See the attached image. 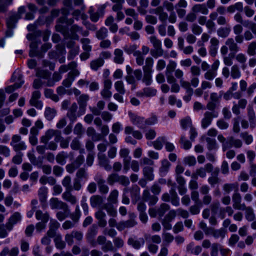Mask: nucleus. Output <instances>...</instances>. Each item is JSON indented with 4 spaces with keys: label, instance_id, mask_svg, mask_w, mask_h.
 Segmentation results:
<instances>
[{
    "label": "nucleus",
    "instance_id": "obj_1",
    "mask_svg": "<svg viewBox=\"0 0 256 256\" xmlns=\"http://www.w3.org/2000/svg\"><path fill=\"white\" fill-rule=\"evenodd\" d=\"M154 64V60L151 57H148L146 59L145 65L142 66L144 75L142 78V82L146 86H150L152 82V72Z\"/></svg>",
    "mask_w": 256,
    "mask_h": 256
},
{
    "label": "nucleus",
    "instance_id": "obj_2",
    "mask_svg": "<svg viewBox=\"0 0 256 256\" xmlns=\"http://www.w3.org/2000/svg\"><path fill=\"white\" fill-rule=\"evenodd\" d=\"M61 133V131L58 130L48 129L46 132L40 138V142L46 144L53 137H54L55 142H58V140L60 139Z\"/></svg>",
    "mask_w": 256,
    "mask_h": 256
},
{
    "label": "nucleus",
    "instance_id": "obj_3",
    "mask_svg": "<svg viewBox=\"0 0 256 256\" xmlns=\"http://www.w3.org/2000/svg\"><path fill=\"white\" fill-rule=\"evenodd\" d=\"M22 138L18 134L13 135L12 137L10 146L15 152H20L26 150V146L24 142L21 141Z\"/></svg>",
    "mask_w": 256,
    "mask_h": 256
},
{
    "label": "nucleus",
    "instance_id": "obj_4",
    "mask_svg": "<svg viewBox=\"0 0 256 256\" xmlns=\"http://www.w3.org/2000/svg\"><path fill=\"white\" fill-rule=\"evenodd\" d=\"M218 116L216 112L206 111L204 114V117L201 120L202 127L205 129L211 124L214 118Z\"/></svg>",
    "mask_w": 256,
    "mask_h": 256
},
{
    "label": "nucleus",
    "instance_id": "obj_5",
    "mask_svg": "<svg viewBox=\"0 0 256 256\" xmlns=\"http://www.w3.org/2000/svg\"><path fill=\"white\" fill-rule=\"evenodd\" d=\"M112 82L110 79L106 78L104 80V88L100 92V94L102 98L106 100H109L112 96V92L110 91Z\"/></svg>",
    "mask_w": 256,
    "mask_h": 256
},
{
    "label": "nucleus",
    "instance_id": "obj_6",
    "mask_svg": "<svg viewBox=\"0 0 256 256\" xmlns=\"http://www.w3.org/2000/svg\"><path fill=\"white\" fill-rule=\"evenodd\" d=\"M180 82L181 86L185 89L186 93V95L183 97V99L184 101L188 102L190 100L194 94V90L192 88L191 83L190 82L185 80L184 79H181Z\"/></svg>",
    "mask_w": 256,
    "mask_h": 256
},
{
    "label": "nucleus",
    "instance_id": "obj_7",
    "mask_svg": "<svg viewBox=\"0 0 256 256\" xmlns=\"http://www.w3.org/2000/svg\"><path fill=\"white\" fill-rule=\"evenodd\" d=\"M26 8L24 6L20 7L16 14L11 16L6 21L8 27L12 28L14 26L17 20L21 18V15L24 13Z\"/></svg>",
    "mask_w": 256,
    "mask_h": 256
},
{
    "label": "nucleus",
    "instance_id": "obj_8",
    "mask_svg": "<svg viewBox=\"0 0 256 256\" xmlns=\"http://www.w3.org/2000/svg\"><path fill=\"white\" fill-rule=\"evenodd\" d=\"M50 206L52 210L62 209L63 210H68V205L66 203L61 201L57 198H52L50 200Z\"/></svg>",
    "mask_w": 256,
    "mask_h": 256
},
{
    "label": "nucleus",
    "instance_id": "obj_9",
    "mask_svg": "<svg viewBox=\"0 0 256 256\" xmlns=\"http://www.w3.org/2000/svg\"><path fill=\"white\" fill-rule=\"evenodd\" d=\"M40 95V92L38 90H35L32 92V97L30 100V104L32 106H34L39 109L42 108L43 106L42 102L38 100Z\"/></svg>",
    "mask_w": 256,
    "mask_h": 256
},
{
    "label": "nucleus",
    "instance_id": "obj_10",
    "mask_svg": "<svg viewBox=\"0 0 256 256\" xmlns=\"http://www.w3.org/2000/svg\"><path fill=\"white\" fill-rule=\"evenodd\" d=\"M225 44L228 46L230 52V56H232V58H234V54L240 50V46L234 41V39L232 38H228Z\"/></svg>",
    "mask_w": 256,
    "mask_h": 256
},
{
    "label": "nucleus",
    "instance_id": "obj_11",
    "mask_svg": "<svg viewBox=\"0 0 256 256\" xmlns=\"http://www.w3.org/2000/svg\"><path fill=\"white\" fill-rule=\"evenodd\" d=\"M48 188L46 187L42 186L38 190V196L39 200L41 203L42 207V208H46V200L48 197Z\"/></svg>",
    "mask_w": 256,
    "mask_h": 256
},
{
    "label": "nucleus",
    "instance_id": "obj_12",
    "mask_svg": "<svg viewBox=\"0 0 256 256\" xmlns=\"http://www.w3.org/2000/svg\"><path fill=\"white\" fill-rule=\"evenodd\" d=\"M22 216L18 212H14L8 220L6 224V228L8 230L10 231L13 228L14 224L21 220Z\"/></svg>",
    "mask_w": 256,
    "mask_h": 256
},
{
    "label": "nucleus",
    "instance_id": "obj_13",
    "mask_svg": "<svg viewBox=\"0 0 256 256\" xmlns=\"http://www.w3.org/2000/svg\"><path fill=\"white\" fill-rule=\"evenodd\" d=\"M232 200L233 202L232 206L235 210H240L242 208L243 206L246 204L242 202V196L240 194L237 192H235L232 196Z\"/></svg>",
    "mask_w": 256,
    "mask_h": 256
},
{
    "label": "nucleus",
    "instance_id": "obj_14",
    "mask_svg": "<svg viewBox=\"0 0 256 256\" xmlns=\"http://www.w3.org/2000/svg\"><path fill=\"white\" fill-rule=\"evenodd\" d=\"M95 218L98 220V224L100 228H105L107 224L106 214L102 210H99L95 213Z\"/></svg>",
    "mask_w": 256,
    "mask_h": 256
},
{
    "label": "nucleus",
    "instance_id": "obj_15",
    "mask_svg": "<svg viewBox=\"0 0 256 256\" xmlns=\"http://www.w3.org/2000/svg\"><path fill=\"white\" fill-rule=\"evenodd\" d=\"M95 180H96L100 192L102 194H106L108 192V186L105 184V180L103 178L101 175L98 176Z\"/></svg>",
    "mask_w": 256,
    "mask_h": 256
},
{
    "label": "nucleus",
    "instance_id": "obj_16",
    "mask_svg": "<svg viewBox=\"0 0 256 256\" xmlns=\"http://www.w3.org/2000/svg\"><path fill=\"white\" fill-rule=\"evenodd\" d=\"M210 232V234L215 238H220L223 239L225 238L227 232L226 230L224 228L215 229L214 228L210 227L208 229Z\"/></svg>",
    "mask_w": 256,
    "mask_h": 256
},
{
    "label": "nucleus",
    "instance_id": "obj_17",
    "mask_svg": "<svg viewBox=\"0 0 256 256\" xmlns=\"http://www.w3.org/2000/svg\"><path fill=\"white\" fill-rule=\"evenodd\" d=\"M89 100V96L88 94H83L80 96L78 100V102L79 104L80 113L82 114L84 113L86 108L87 106V102Z\"/></svg>",
    "mask_w": 256,
    "mask_h": 256
},
{
    "label": "nucleus",
    "instance_id": "obj_18",
    "mask_svg": "<svg viewBox=\"0 0 256 256\" xmlns=\"http://www.w3.org/2000/svg\"><path fill=\"white\" fill-rule=\"evenodd\" d=\"M60 224L54 220H51L49 224V229L48 234L51 237H54L56 234V230L60 227Z\"/></svg>",
    "mask_w": 256,
    "mask_h": 256
},
{
    "label": "nucleus",
    "instance_id": "obj_19",
    "mask_svg": "<svg viewBox=\"0 0 256 256\" xmlns=\"http://www.w3.org/2000/svg\"><path fill=\"white\" fill-rule=\"evenodd\" d=\"M78 109V106L76 102L73 103L70 108L66 116L69 118L70 122H74L76 120L77 118L76 111Z\"/></svg>",
    "mask_w": 256,
    "mask_h": 256
},
{
    "label": "nucleus",
    "instance_id": "obj_20",
    "mask_svg": "<svg viewBox=\"0 0 256 256\" xmlns=\"http://www.w3.org/2000/svg\"><path fill=\"white\" fill-rule=\"evenodd\" d=\"M192 10L196 14L200 13L206 15L208 13V10L204 4H198L194 5L192 8Z\"/></svg>",
    "mask_w": 256,
    "mask_h": 256
},
{
    "label": "nucleus",
    "instance_id": "obj_21",
    "mask_svg": "<svg viewBox=\"0 0 256 256\" xmlns=\"http://www.w3.org/2000/svg\"><path fill=\"white\" fill-rule=\"evenodd\" d=\"M144 243V240L140 238L136 240L134 238H130L128 240V244L136 250L140 249Z\"/></svg>",
    "mask_w": 256,
    "mask_h": 256
},
{
    "label": "nucleus",
    "instance_id": "obj_22",
    "mask_svg": "<svg viewBox=\"0 0 256 256\" xmlns=\"http://www.w3.org/2000/svg\"><path fill=\"white\" fill-rule=\"evenodd\" d=\"M142 174L144 178L148 180H152L154 178V168L147 166L142 168Z\"/></svg>",
    "mask_w": 256,
    "mask_h": 256
},
{
    "label": "nucleus",
    "instance_id": "obj_23",
    "mask_svg": "<svg viewBox=\"0 0 256 256\" xmlns=\"http://www.w3.org/2000/svg\"><path fill=\"white\" fill-rule=\"evenodd\" d=\"M201 139L206 141L207 143V148L208 150H212L218 148V144L214 138L206 137V136H202Z\"/></svg>",
    "mask_w": 256,
    "mask_h": 256
},
{
    "label": "nucleus",
    "instance_id": "obj_24",
    "mask_svg": "<svg viewBox=\"0 0 256 256\" xmlns=\"http://www.w3.org/2000/svg\"><path fill=\"white\" fill-rule=\"evenodd\" d=\"M247 115L250 126L254 127L256 123V116L252 106H249L247 108Z\"/></svg>",
    "mask_w": 256,
    "mask_h": 256
},
{
    "label": "nucleus",
    "instance_id": "obj_25",
    "mask_svg": "<svg viewBox=\"0 0 256 256\" xmlns=\"http://www.w3.org/2000/svg\"><path fill=\"white\" fill-rule=\"evenodd\" d=\"M72 190H66L62 194V198L66 201L70 202L72 204H74L77 202V199L76 196L72 194L71 192Z\"/></svg>",
    "mask_w": 256,
    "mask_h": 256
},
{
    "label": "nucleus",
    "instance_id": "obj_26",
    "mask_svg": "<svg viewBox=\"0 0 256 256\" xmlns=\"http://www.w3.org/2000/svg\"><path fill=\"white\" fill-rule=\"evenodd\" d=\"M50 216L48 212H43L41 210H36V218L38 220L44 222H48Z\"/></svg>",
    "mask_w": 256,
    "mask_h": 256
},
{
    "label": "nucleus",
    "instance_id": "obj_27",
    "mask_svg": "<svg viewBox=\"0 0 256 256\" xmlns=\"http://www.w3.org/2000/svg\"><path fill=\"white\" fill-rule=\"evenodd\" d=\"M90 204L93 208L101 206L104 202L103 198L100 195H94L90 198Z\"/></svg>",
    "mask_w": 256,
    "mask_h": 256
},
{
    "label": "nucleus",
    "instance_id": "obj_28",
    "mask_svg": "<svg viewBox=\"0 0 256 256\" xmlns=\"http://www.w3.org/2000/svg\"><path fill=\"white\" fill-rule=\"evenodd\" d=\"M57 114L56 110L54 108L46 107L44 112L45 118L48 120H52Z\"/></svg>",
    "mask_w": 256,
    "mask_h": 256
},
{
    "label": "nucleus",
    "instance_id": "obj_29",
    "mask_svg": "<svg viewBox=\"0 0 256 256\" xmlns=\"http://www.w3.org/2000/svg\"><path fill=\"white\" fill-rule=\"evenodd\" d=\"M100 164L103 166L106 170H110L112 168L108 160L106 158L105 155H98Z\"/></svg>",
    "mask_w": 256,
    "mask_h": 256
},
{
    "label": "nucleus",
    "instance_id": "obj_30",
    "mask_svg": "<svg viewBox=\"0 0 256 256\" xmlns=\"http://www.w3.org/2000/svg\"><path fill=\"white\" fill-rule=\"evenodd\" d=\"M240 210L246 212V218L249 221L253 220L255 218L254 210L250 206H246V205L243 206L242 208Z\"/></svg>",
    "mask_w": 256,
    "mask_h": 256
},
{
    "label": "nucleus",
    "instance_id": "obj_31",
    "mask_svg": "<svg viewBox=\"0 0 256 256\" xmlns=\"http://www.w3.org/2000/svg\"><path fill=\"white\" fill-rule=\"evenodd\" d=\"M103 208L106 210L107 213L110 216L116 217L117 216V211L114 206L112 204L107 203L104 205Z\"/></svg>",
    "mask_w": 256,
    "mask_h": 256
},
{
    "label": "nucleus",
    "instance_id": "obj_32",
    "mask_svg": "<svg viewBox=\"0 0 256 256\" xmlns=\"http://www.w3.org/2000/svg\"><path fill=\"white\" fill-rule=\"evenodd\" d=\"M114 60L116 63L121 64L123 62L124 58L123 57V52L119 48L116 49L114 52Z\"/></svg>",
    "mask_w": 256,
    "mask_h": 256
},
{
    "label": "nucleus",
    "instance_id": "obj_33",
    "mask_svg": "<svg viewBox=\"0 0 256 256\" xmlns=\"http://www.w3.org/2000/svg\"><path fill=\"white\" fill-rule=\"evenodd\" d=\"M230 26L221 27L218 30L217 34L220 38H226L230 35Z\"/></svg>",
    "mask_w": 256,
    "mask_h": 256
},
{
    "label": "nucleus",
    "instance_id": "obj_34",
    "mask_svg": "<svg viewBox=\"0 0 256 256\" xmlns=\"http://www.w3.org/2000/svg\"><path fill=\"white\" fill-rule=\"evenodd\" d=\"M144 238L150 244H159L161 242V238L158 235L151 236L150 234H146L144 236Z\"/></svg>",
    "mask_w": 256,
    "mask_h": 256
},
{
    "label": "nucleus",
    "instance_id": "obj_35",
    "mask_svg": "<svg viewBox=\"0 0 256 256\" xmlns=\"http://www.w3.org/2000/svg\"><path fill=\"white\" fill-rule=\"evenodd\" d=\"M230 76L234 79L239 78L241 72L239 66L237 64H234L230 68Z\"/></svg>",
    "mask_w": 256,
    "mask_h": 256
},
{
    "label": "nucleus",
    "instance_id": "obj_36",
    "mask_svg": "<svg viewBox=\"0 0 256 256\" xmlns=\"http://www.w3.org/2000/svg\"><path fill=\"white\" fill-rule=\"evenodd\" d=\"M118 192L116 190H112L108 198V202L109 204H116L118 202Z\"/></svg>",
    "mask_w": 256,
    "mask_h": 256
},
{
    "label": "nucleus",
    "instance_id": "obj_37",
    "mask_svg": "<svg viewBox=\"0 0 256 256\" xmlns=\"http://www.w3.org/2000/svg\"><path fill=\"white\" fill-rule=\"evenodd\" d=\"M54 242L56 248L58 249L62 250L66 247V243L62 240L60 234H57L54 236Z\"/></svg>",
    "mask_w": 256,
    "mask_h": 256
},
{
    "label": "nucleus",
    "instance_id": "obj_38",
    "mask_svg": "<svg viewBox=\"0 0 256 256\" xmlns=\"http://www.w3.org/2000/svg\"><path fill=\"white\" fill-rule=\"evenodd\" d=\"M44 96L47 98H50L55 102H57L59 100L58 96L54 93V91L50 88H46L44 91Z\"/></svg>",
    "mask_w": 256,
    "mask_h": 256
},
{
    "label": "nucleus",
    "instance_id": "obj_39",
    "mask_svg": "<svg viewBox=\"0 0 256 256\" xmlns=\"http://www.w3.org/2000/svg\"><path fill=\"white\" fill-rule=\"evenodd\" d=\"M62 78V76L60 72H56L52 74V80H48L46 82L48 86H52L56 82L59 81Z\"/></svg>",
    "mask_w": 256,
    "mask_h": 256
},
{
    "label": "nucleus",
    "instance_id": "obj_40",
    "mask_svg": "<svg viewBox=\"0 0 256 256\" xmlns=\"http://www.w3.org/2000/svg\"><path fill=\"white\" fill-rule=\"evenodd\" d=\"M228 141L230 142L228 148L232 146H234L236 148H240L242 146V142L240 140L234 138L232 136L228 138Z\"/></svg>",
    "mask_w": 256,
    "mask_h": 256
},
{
    "label": "nucleus",
    "instance_id": "obj_41",
    "mask_svg": "<svg viewBox=\"0 0 256 256\" xmlns=\"http://www.w3.org/2000/svg\"><path fill=\"white\" fill-rule=\"evenodd\" d=\"M104 63L102 58H98L91 62L90 66L92 69L96 70L100 67L102 66Z\"/></svg>",
    "mask_w": 256,
    "mask_h": 256
},
{
    "label": "nucleus",
    "instance_id": "obj_42",
    "mask_svg": "<svg viewBox=\"0 0 256 256\" xmlns=\"http://www.w3.org/2000/svg\"><path fill=\"white\" fill-rule=\"evenodd\" d=\"M50 72L47 70L37 68L36 70V76L44 79H48L50 76Z\"/></svg>",
    "mask_w": 256,
    "mask_h": 256
},
{
    "label": "nucleus",
    "instance_id": "obj_43",
    "mask_svg": "<svg viewBox=\"0 0 256 256\" xmlns=\"http://www.w3.org/2000/svg\"><path fill=\"white\" fill-rule=\"evenodd\" d=\"M240 120L241 117L240 116H238L233 118L232 130L236 134L240 132V126L239 125Z\"/></svg>",
    "mask_w": 256,
    "mask_h": 256
},
{
    "label": "nucleus",
    "instance_id": "obj_44",
    "mask_svg": "<svg viewBox=\"0 0 256 256\" xmlns=\"http://www.w3.org/2000/svg\"><path fill=\"white\" fill-rule=\"evenodd\" d=\"M246 52L250 56L256 55V42H252L248 44Z\"/></svg>",
    "mask_w": 256,
    "mask_h": 256
},
{
    "label": "nucleus",
    "instance_id": "obj_45",
    "mask_svg": "<svg viewBox=\"0 0 256 256\" xmlns=\"http://www.w3.org/2000/svg\"><path fill=\"white\" fill-rule=\"evenodd\" d=\"M114 86L116 90L118 92L121 94H125L126 90L124 88V82L122 80L116 81L114 83Z\"/></svg>",
    "mask_w": 256,
    "mask_h": 256
},
{
    "label": "nucleus",
    "instance_id": "obj_46",
    "mask_svg": "<svg viewBox=\"0 0 256 256\" xmlns=\"http://www.w3.org/2000/svg\"><path fill=\"white\" fill-rule=\"evenodd\" d=\"M134 56L136 57V62L138 66H142L144 64V58L142 55L141 52L138 50L134 52Z\"/></svg>",
    "mask_w": 256,
    "mask_h": 256
},
{
    "label": "nucleus",
    "instance_id": "obj_47",
    "mask_svg": "<svg viewBox=\"0 0 256 256\" xmlns=\"http://www.w3.org/2000/svg\"><path fill=\"white\" fill-rule=\"evenodd\" d=\"M216 126L220 130H226L229 128V124L224 119L220 118L216 121Z\"/></svg>",
    "mask_w": 256,
    "mask_h": 256
},
{
    "label": "nucleus",
    "instance_id": "obj_48",
    "mask_svg": "<svg viewBox=\"0 0 256 256\" xmlns=\"http://www.w3.org/2000/svg\"><path fill=\"white\" fill-rule=\"evenodd\" d=\"M72 179L70 176H66L62 180V186L66 188V190H72V188L71 186Z\"/></svg>",
    "mask_w": 256,
    "mask_h": 256
},
{
    "label": "nucleus",
    "instance_id": "obj_49",
    "mask_svg": "<svg viewBox=\"0 0 256 256\" xmlns=\"http://www.w3.org/2000/svg\"><path fill=\"white\" fill-rule=\"evenodd\" d=\"M170 206L166 204L163 203L160 204V206L158 208V214L162 217L166 212L170 210Z\"/></svg>",
    "mask_w": 256,
    "mask_h": 256
},
{
    "label": "nucleus",
    "instance_id": "obj_50",
    "mask_svg": "<svg viewBox=\"0 0 256 256\" xmlns=\"http://www.w3.org/2000/svg\"><path fill=\"white\" fill-rule=\"evenodd\" d=\"M130 220L124 221L127 228H130L134 226L137 224L135 220L136 216L134 214L132 213L130 214Z\"/></svg>",
    "mask_w": 256,
    "mask_h": 256
},
{
    "label": "nucleus",
    "instance_id": "obj_51",
    "mask_svg": "<svg viewBox=\"0 0 256 256\" xmlns=\"http://www.w3.org/2000/svg\"><path fill=\"white\" fill-rule=\"evenodd\" d=\"M80 42L82 44V48L84 50L90 52L92 50V46L90 44V40L88 38H83L80 40Z\"/></svg>",
    "mask_w": 256,
    "mask_h": 256
},
{
    "label": "nucleus",
    "instance_id": "obj_52",
    "mask_svg": "<svg viewBox=\"0 0 256 256\" xmlns=\"http://www.w3.org/2000/svg\"><path fill=\"white\" fill-rule=\"evenodd\" d=\"M150 40L154 48H162L161 41L156 36H152L150 38Z\"/></svg>",
    "mask_w": 256,
    "mask_h": 256
},
{
    "label": "nucleus",
    "instance_id": "obj_53",
    "mask_svg": "<svg viewBox=\"0 0 256 256\" xmlns=\"http://www.w3.org/2000/svg\"><path fill=\"white\" fill-rule=\"evenodd\" d=\"M180 123L182 128L184 130L188 128H190L191 127H192V120L190 118H186L182 119Z\"/></svg>",
    "mask_w": 256,
    "mask_h": 256
},
{
    "label": "nucleus",
    "instance_id": "obj_54",
    "mask_svg": "<svg viewBox=\"0 0 256 256\" xmlns=\"http://www.w3.org/2000/svg\"><path fill=\"white\" fill-rule=\"evenodd\" d=\"M240 136L247 144H250L253 140L252 136L250 134L247 132H242L240 134Z\"/></svg>",
    "mask_w": 256,
    "mask_h": 256
},
{
    "label": "nucleus",
    "instance_id": "obj_55",
    "mask_svg": "<svg viewBox=\"0 0 256 256\" xmlns=\"http://www.w3.org/2000/svg\"><path fill=\"white\" fill-rule=\"evenodd\" d=\"M198 176H200L201 178H204L206 176V172L204 168H200L197 169L196 172L192 175V177L194 178H197Z\"/></svg>",
    "mask_w": 256,
    "mask_h": 256
},
{
    "label": "nucleus",
    "instance_id": "obj_56",
    "mask_svg": "<svg viewBox=\"0 0 256 256\" xmlns=\"http://www.w3.org/2000/svg\"><path fill=\"white\" fill-rule=\"evenodd\" d=\"M23 82H20V83H15L13 85L6 86L5 88L6 92L8 94L13 92L16 90L21 87Z\"/></svg>",
    "mask_w": 256,
    "mask_h": 256
},
{
    "label": "nucleus",
    "instance_id": "obj_57",
    "mask_svg": "<svg viewBox=\"0 0 256 256\" xmlns=\"http://www.w3.org/2000/svg\"><path fill=\"white\" fill-rule=\"evenodd\" d=\"M102 250L104 252L108 251L113 252L114 250V247L110 241H108L102 246Z\"/></svg>",
    "mask_w": 256,
    "mask_h": 256
},
{
    "label": "nucleus",
    "instance_id": "obj_58",
    "mask_svg": "<svg viewBox=\"0 0 256 256\" xmlns=\"http://www.w3.org/2000/svg\"><path fill=\"white\" fill-rule=\"evenodd\" d=\"M176 211L174 210H170L162 220H163L171 222L176 217Z\"/></svg>",
    "mask_w": 256,
    "mask_h": 256
},
{
    "label": "nucleus",
    "instance_id": "obj_59",
    "mask_svg": "<svg viewBox=\"0 0 256 256\" xmlns=\"http://www.w3.org/2000/svg\"><path fill=\"white\" fill-rule=\"evenodd\" d=\"M67 156L64 152L58 153L56 157V161L60 164H64L65 163V160Z\"/></svg>",
    "mask_w": 256,
    "mask_h": 256
},
{
    "label": "nucleus",
    "instance_id": "obj_60",
    "mask_svg": "<svg viewBox=\"0 0 256 256\" xmlns=\"http://www.w3.org/2000/svg\"><path fill=\"white\" fill-rule=\"evenodd\" d=\"M150 52L152 56L156 58L162 56L164 53V51L162 48L152 49L150 50Z\"/></svg>",
    "mask_w": 256,
    "mask_h": 256
},
{
    "label": "nucleus",
    "instance_id": "obj_61",
    "mask_svg": "<svg viewBox=\"0 0 256 256\" xmlns=\"http://www.w3.org/2000/svg\"><path fill=\"white\" fill-rule=\"evenodd\" d=\"M216 76V72H215L211 70H208L204 74V78L205 80H213Z\"/></svg>",
    "mask_w": 256,
    "mask_h": 256
},
{
    "label": "nucleus",
    "instance_id": "obj_62",
    "mask_svg": "<svg viewBox=\"0 0 256 256\" xmlns=\"http://www.w3.org/2000/svg\"><path fill=\"white\" fill-rule=\"evenodd\" d=\"M176 66V64L174 61L170 60L166 66V74H170L171 72L175 71V68Z\"/></svg>",
    "mask_w": 256,
    "mask_h": 256
},
{
    "label": "nucleus",
    "instance_id": "obj_63",
    "mask_svg": "<svg viewBox=\"0 0 256 256\" xmlns=\"http://www.w3.org/2000/svg\"><path fill=\"white\" fill-rule=\"evenodd\" d=\"M108 30L106 28H102L96 32V38L100 40L104 39L107 36Z\"/></svg>",
    "mask_w": 256,
    "mask_h": 256
},
{
    "label": "nucleus",
    "instance_id": "obj_64",
    "mask_svg": "<svg viewBox=\"0 0 256 256\" xmlns=\"http://www.w3.org/2000/svg\"><path fill=\"white\" fill-rule=\"evenodd\" d=\"M191 29L192 34L194 35H200L202 32V28L196 23H194L192 24Z\"/></svg>",
    "mask_w": 256,
    "mask_h": 256
}]
</instances>
